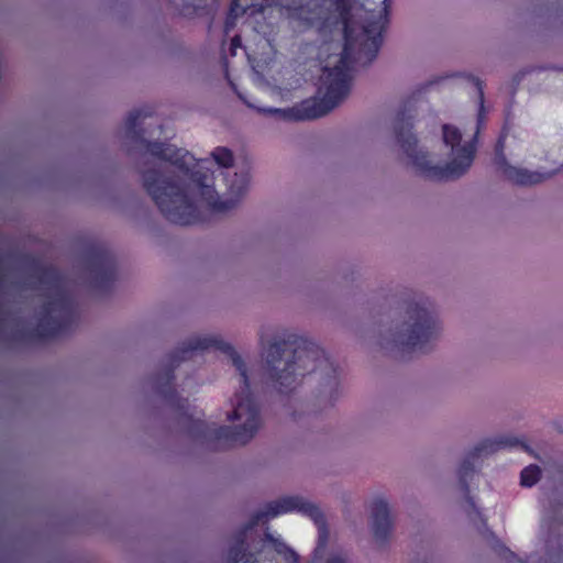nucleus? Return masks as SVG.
I'll return each instance as SVG.
<instances>
[{"label":"nucleus","mask_w":563,"mask_h":563,"mask_svg":"<svg viewBox=\"0 0 563 563\" xmlns=\"http://www.w3.org/2000/svg\"><path fill=\"white\" fill-rule=\"evenodd\" d=\"M156 394L186 418L187 433L216 450L244 445L261 427L246 365L216 335L191 336L154 376Z\"/></svg>","instance_id":"1"},{"label":"nucleus","mask_w":563,"mask_h":563,"mask_svg":"<svg viewBox=\"0 0 563 563\" xmlns=\"http://www.w3.org/2000/svg\"><path fill=\"white\" fill-rule=\"evenodd\" d=\"M151 114L150 110L134 109L125 119V131L132 143L144 147L152 156L170 163L184 175L180 177L156 168L142 173L143 187L164 218L179 225L200 223L201 216L194 202L195 197L206 203L212 212L222 213L233 209L247 190L249 175L234 173L233 177L229 178L221 172L227 185V197L221 199L214 184H209V180L214 179V172L195 169L198 164L190 152L166 142H151L144 139L140 120Z\"/></svg>","instance_id":"2"},{"label":"nucleus","mask_w":563,"mask_h":563,"mask_svg":"<svg viewBox=\"0 0 563 563\" xmlns=\"http://www.w3.org/2000/svg\"><path fill=\"white\" fill-rule=\"evenodd\" d=\"M477 89L479 111L477 115L475 132L472 140L462 144V134L460 130L451 124H443V142L451 148L452 159L444 166L432 165L428 159V153L418 150V140L412 133V109L411 101L408 100L404 108L397 113L395 120V134L404 153L411 159L417 172L430 180H448L463 176L472 166L477 137L481 132L484 120V82L476 78H471Z\"/></svg>","instance_id":"3"},{"label":"nucleus","mask_w":563,"mask_h":563,"mask_svg":"<svg viewBox=\"0 0 563 563\" xmlns=\"http://www.w3.org/2000/svg\"><path fill=\"white\" fill-rule=\"evenodd\" d=\"M265 368L279 394H289L299 385V377L320 372L322 385L338 384L339 368L323 349L307 338L285 333L265 351Z\"/></svg>","instance_id":"4"},{"label":"nucleus","mask_w":563,"mask_h":563,"mask_svg":"<svg viewBox=\"0 0 563 563\" xmlns=\"http://www.w3.org/2000/svg\"><path fill=\"white\" fill-rule=\"evenodd\" d=\"M33 276L40 284L55 291L40 311L38 322L31 330H15L11 339L15 342L55 339L69 332L78 320V308L74 297L64 288L63 273L52 265H37Z\"/></svg>","instance_id":"5"},{"label":"nucleus","mask_w":563,"mask_h":563,"mask_svg":"<svg viewBox=\"0 0 563 563\" xmlns=\"http://www.w3.org/2000/svg\"><path fill=\"white\" fill-rule=\"evenodd\" d=\"M297 511L310 519L319 527H325V518L321 509L309 501H305L298 496H286L277 500L269 501L263 510L255 512L250 522L239 530L234 536V542L228 550L227 563H256V555L250 551L246 541V534L250 529L264 519L277 517L283 514Z\"/></svg>","instance_id":"6"},{"label":"nucleus","mask_w":563,"mask_h":563,"mask_svg":"<svg viewBox=\"0 0 563 563\" xmlns=\"http://www.w3.org/2000/svg\"><path fill=\"white\" fill-rule=\"evenodd\" d=\"M407 320L394 335L395 345L402 353H427L440 335L441 325L429 299L410 302Z\"/></svg>","instance_id":"7"},{"label":"nucleus","mask_w":563,"mask_h":563,"mask_svg":"<svg viewBox=\"0 0 563 563\" xmlns=\"http://www.w3.org/2000/svg\"><path fill=\"white\" fill-rule=\"evenodd\" d=\"M517 448L526 452L530 451L529 445L516 437L500 435L496 439H485L475 445L474 449L462 461L457 470L460 489L470 507L473 508L477 514H479V511L476 509L474 499L470 494V482L473 479L476 473L474 466L475 460L483 455L495 453L499 450Z\"/></svg>","instance_id":"8"},{"label":"nucleus","mask_w":563,"mask_h":563,"mask_svg":"<svg viewBox=\"0 0 563 563\" xmlns=\"http://www.w3.org/2000/svg\"><path fill=\"white\" fill-rule=\"evenodd\" d=\"M85 263L90 273V284L99 291L110 290L117 279L113 253L104 244H91L85 252Z\"/></svg>","instance_id":"9"},{"label":"nucleus","mask_w":563,"mask_h":563,"mask_svg":"<svg viewBox=\"0 0 563 563\" xmlns=\"http://www.w3.org/2000/svg\"><path fill=\"white\" fill-rule=\"evenodd\" d=\"M507 133L503 131L495 145V158L494 164L496 169L509 181L515 185L530 186L540 184L547 178L551 177V174H543L539 172H530L525 168H518L510 165L504 154L505 142Z\"/></svg>","instance_id":"10"},{"label":"nucleus","mask_w":563,"mask_h":563,"mask_svg":"<svg viewBox=\"0 0 563 563\" xmlns=\"http://www.w3.org/2000/svg\"><path fill=\"white\" fill-rule=\"evenodd\" d=\"M371 514L374 538L378 542H387L393 531L388 504L382 498H376L372 503Z\"/></svg>","instance_id":"11"},{"label":"nucleus","mask_w":563,"mask_h":563,"mask_svg":"<svg viewBox=\"0 0 563 563\" xmlns=\"http://www.w3.org/2000/svg\"><path fill=\"white\" fill-rule=\"evenodd\" d=\"M266 538L273 543L274 550L283 558L285 563H299L298 554L285 542L273 538L271 534H266Z\"/></svg>","instance_id":"12"},{"label":"nucleus","mask_w":563,"mask_h":563,"mask_svg":"<svg viewBox=\"0 0 563 563\" xmlns=\"http://www.w3.org/2000/svg\"><path fill=\"white\" fill-rule=\"evenodd\" d=\"M209 0H184L181 8H178L177 11L183 16H192L198 15L200 9H205L208 7ZM211 4L216 3V0H210Z\"/></svg>","instance_id":"13"},{"label":"nucleus","mask_w":563,"mask_h":563,"mask_svg":"<svg viewBox=\"0 0 563 563\" xmlns=\"http://www.w3.org/2000/svg\"><path fill=\"white\" fill-rule=\"evenodd\" d=\"M541 478V468L536 464L526 466L520 473V484L523 487L534 486Z\"/></svg>","instance_id":"14"},{"label":"nucleus","mask_w":563,"mask_h":563,"mask_svg":"<svg viewBox=\"0 0 563 563\" xmlns=\"http://www.w3.org/2000/svg\"><path fill=\"white\" fill-rule=\"evenodd\" d=\"M211 155L214 162L223 168H229L233 165V153L230 148L218 146L212 152Z\"/></svg>","instance_id":"15"},{"label":"nucleus","mask_w":563,"mask_h":563,"mask_svg":"<svg viewBox=\"0 0 563 563\" xmlns=\"http://www.w3.org/2000/svg\"><path fill=\"white\" fill-rule=\"evenodd\" d=\"M242 47V38L240 35H234L231 40L230 52L231 55L236 54V49Z\"/></svg>","instance_id":"16"},{"label":"nucleus","mask_w":563,"mask_h":563,"mask_svg":"<svg viewBox=\"0 0 563 563\" xmlns=\"http://www.w3.org/2000/svg\"><path fill=\"white\" fill-rule=\"evenodd\" d=\"M325 563H347V562L340 555H332L327 559Z\"/></svg>","instance_id":"17"},{"label":"nucleus","mask_w":563,"mask_h":563,"mask_svg":"<svg viewBox=\"0 0 563 563\" xmlns=\"http://www.w3.org/2000/svg\"><path fill=\"white\" fill-rule=\"evenodd\" d=\"M500 554L504 555L506 559L516 558V554L504 545L500 547Z\"/></svg>","instance_id":"18"}]
</instances>
